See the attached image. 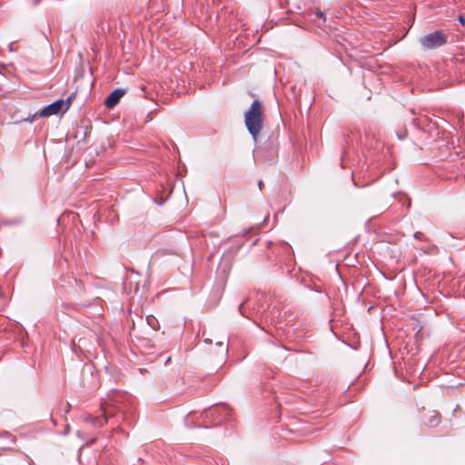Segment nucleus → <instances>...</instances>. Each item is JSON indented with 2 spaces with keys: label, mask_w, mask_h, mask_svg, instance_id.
Instances as JSON below:
<instances>
[{
  "label": "nucleus",
  "mask_w": 465,
  "mask_h": 465,
  "mask_svg": "<svg viewBox=\"0 0 465 465\" xmlns=\"http://www.w3.org/2000/svg\"><path fill=\"white\" fill-rule=\"evenodd\" d=\"M231 409L226 404L215 405L204 411V418L210 419L211 425H204V428L216 427L223 423L229 417Z\"/></svg>",
  "instance_id": "obj_2"
},
{
  "label": "nucleus",
  "mask_w": 465,
  "mask_h": 465,
  "mask_svg": "<svg viewBox=\"0 0 465 465\" xmlns=\"http://www.w3.org/2000/svg\"><path fill=\"white\" fill-rule=\"evenodd\" d=\"M5 69V65L2 63H0V74H2L3 70Z\"/></svg>",
  "instance_id": "obj_12"
},
{
  "label": "nucleus",
  "mask_w": 465,
  "mask_h": 465,
  "mask_svg": "<svg viewBox=\"0 0 465 465\" xmlns=\"http://www.w3.org/2000/svg\"><path fill=\"white\" fill-rule=\"evenodd\" d=\"M420 235H421V232H417L414 236H415V238L420 239Z\"/></svg>",
  "instance_id": "obj_13"
},
{
  "label": "nucleus",
  "mask_w": 465,
  "mask_h": 465,
  "mask_svg": "<svg viewBox=\"0 0 465 465\" xmlns=\"http://www.w3.org/2000/svg\"><path fill=\"white\" fill-rule=\"evenodd\" d=\"M263 122L264 114L262 105L258 99H255L244 114L245 126L254 140H256L257 136L260 134L263 127Z\"/></svg>",
  "instance_id": "obj_1"
},
{
  "label": "nucleus",
  "mask_w": 465,
  "mask_h": 465,
  "mask_svg": "<svg viewBox=\"0 0 465 465\" xmlns=\"http://www.w3.org/2000/svg\"><path fill=\"white\" fill-rule=\"evenodd\" d=\"M125 94L124 90L117 88L114 90L105 99L104 105L107 108H114Z\"/></svg>",
  "instance_id": "obj_6"
},
{
  "label": "nucleus",
  "mask_w": 465,
  "mask_h": 465,
  "mask_svg": "<svg viewBox=\"0 0 465 465\" xmlns=\"http://www.w3.org/2000/svg\"><path fill=\"white\" fill-rule=\"evenodd\" d=\"M258 186H259L260 190H262V186H263V183H262V181H259V183H258Z\"/></svg>",
  "instance_id": "obj_14"
},
{
  "label": "nucleus",
  "mask_w": 465,
  "mask_h": 465,
  "mask_svg": "<svg viewBox=\"0 0 465 465\" xmlns=\"http://www.w3.org/2000/svg\"><path fill=\"white\" fill-rule=\"evenodd\" d=\"M8 449L5 448H0V456L3 455L5 452H6Z\"/></svg>",
  "instance_id": "obj_11"
},
{
  "label": "nucleus",
  "mask_w": 465,
  "mask_h": 465,
  "mask_svg": "<svg viewBox=\"0 0 465 465\" xmlns=\"http://www.w3.org/2000/svg\"><path fill=\"white\" fill-rule=\"evenodd\" d=\"M76 96V93H73L72 94H70L65 100H64V112L67 111L73 102V100L75 98Z\"/></svg>",
  "instance_id": "obj_8"
},
{
  "label": "nucleus",
  "mask_w": 465,
  "mask_h": 465,
  "mask_svg": "<svg viewBox=\"0 0 465 465\" xmlns=\"http://www.w3.org/2000/svg\"><path fill=\"white\" fill-rule=\"evenodd\" d=\"M425 49H434L443 45L447 42L446 35L440 31H435L422 36L420 40Z\"/></svg>",
  "instance_id": "obj_4"
},
{
  "label": "nucleus",
  "mask_w": 465,
  "mask_h": 465,
  "mask_svg": "<svg viewBox=\"0 0 465 465\" xmlns=\"http://www.w3.org/2000/svg\"><path fill=\"white\" fill-rule=\"evenodd\" d=\"M102 414L100 416H86L84 420L91 423L94 427H102L107 422L109 418L114 416L116 411H121L120 408L116 407L112 402H102L101 403Z\"/></svg>",
  "instance_id": "obj_3"
},
{
  "label": "nucleus",
  "mask_w": 465,
  "mask_h": 465,
  "mask_svg": "<svg viewBox=\"0 0 465 465\" xmlns=\"http://www.w3.org/2000/svg\"><path fill=\"white\" fill-rule=\"evenodd\" d=\"M422 422L427 427H436L440 422V415L435 411H429L425 415Z\"/></svg>",
  "instance_id": "obj_7"
},
{
  "label": "nucleus",
  "mask_w": 465,
  "mask_h": 465,
  "mask_svg": "<svg viewBox=\"0 0 465 465\" xmlns=\"http://www.w3.org/2000/svg\"><path fill=\"white\" fill-rule=\"evenodd\" d=\"M315 15L318 17V18H321V19H323V21H325V15L323 12L318 10L315 12Z\"/></svg>",
  "instance_id": "obj_9"
},
{
  "label": "nucleus",
  "mask_w": 465,
  "mask_h": 465,
  "mask_svg": "<svg viewBox=\"0 0 465 465\" xmlns=\"http://www.w3.org/2000/svg\"><path fill=\"white\" fill-rule=\"evenodd\" d=\"M458 20L462 25H465V16L459 15Z\"/></svg>",
  "instance_id": "obj_10"
},
{
  "label": "nucleus",
  "mask_w": 465,
  "mask_h": 465,
  "mask_svg": "<svg viewBox=\"0 0 465 465\" xmlns=\"http://www.w3.org/2000/svg\"><path fill=\"white\" fill-rule=\"evenodd\" d=\"M64 100L54 101V103L45 106L44 109L37 112L31 118L30 117L26 118L25 121L33 122L36 116L37 117H49L54 114H57L61 111H64Z\"/></svg>",
  "instance_id": "obj_5"
}]
</instances>
